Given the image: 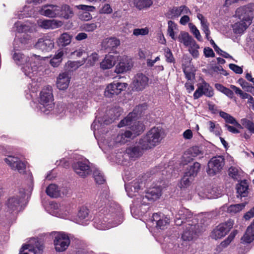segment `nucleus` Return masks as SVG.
<instances>
[{"instance_id":"obj_1","label":"nucleus","mask_w":254,"mask_h":254,"mask_svg":"<svg viewBox=\"0 0 254 254\" xmlns=\"http://www.w3.org/2000/svg\"><path fill=\"white\" fill-rule=\"evenodd\" d=\"M12 57L16 64L21 67L24 74L30 78L37 73L42 62L40 56L33 55L29 57L19 52H15Z\"/></svg>"},{"instance_id":"obj_2","label":"nucleus","mask_w":254,"mask_h":254,"mask_svg":"<svg viewBox=\"0 0 254 254\" xmlns=\"http://www.w3.org/2000/svg\"><path fill=\"white\" fill-rule=\"evenodd\" d=\"M123 221V214L121 208L118 207L117 211L107 214L106 216L96 218L94 225L97 229L105 230L120 224Z\"/></svg>"},{"instance_id":"obj_3","label":"nucleus","mask_w":254,"mask_h":254,"mask_svg":"<svg viewBox=\"0 0 254 254\" xmlns=\"http://www.w3.org/2000/svg\"><path fill=\"white\" fill-rule=\"evenodd\" d=\"M165 134L160 127L151 128L139 141L143 149H149L158 145L164 137Z\"/></svg>"},{"instance_id":"obj_4","label":"nucleus","mask_w":254,"mask_h":254,"mask_svg":"<svg viewBox=\"0 0 254 254\" xmlns=\"http://www.w3.org/2000/svg\"><path fill=\"white\" fill-rule=\"evenodd\" d=\"M39 109L41 112L48 114L54 107L52 87L48 85L44 87L40 92Z\"/></svg>"},{"instance_id":"obj_5","label":"nucleus","mask_w":254,"mask_h":254,"mask_svg":"<svg viewBox=\"0 0 254 254\" xmlns=\"http://www.w3.org/2000/svg\"><path fill=\"white\" fill-rule=\"evenodd\" d=\"M198 233L199 226L193 221H188L182 234V239L188 242L195 240L198 237Z\"/></svg>"},{"instance_id":"obj_6","label":"nucleus","mask_w":254,"mask_h":254,"mask_svg":"<svg viewBox=\"0 0 254 254\" xmlns=\"http://www.w3.org/2000/svg\"><path fill=\"white\" fill-rule=\"evenodd\" d=\"M254 4L250 3L237 8L235 15L242 22L251 25L254 16Z\"/></svg>"},{"instance_id":"obj_7","label":"nucleus","mask_w":254,"mask_h":254,"mask_svg":"<svg viewBox=\"0 0 254 254\" xmlns=\"http://www.w3.org/2000/svg\"><path fill=\"white\" fill-rule=\"evenodd\" d=\"M161 194V190L159 187L149 189L146 192L145 195H139L135 200L136 205H147L148 201H154L159 198Z\"/></svg>"},{"instance_id":"obj_8","label":"nucleus","mask_w":254,"mask_h":254,"mask_svg":"<svg viewBox=\"0 0 254 254\" xmlns=\"http://www.w3.org/2000/svg\"><path fill=\"white\" fill-rule=\"evenodd\" d=\"M146 109V105L145 104L136 106L132 112L130 113L126 118L120 122L118 125V127H121L125 126L131 125L133 122L136 120Z\"/></svg>"},{"instance_id":"obj_9","label":"nucleus","mask_w":254,"mask_h":254,"mask_svg":"<svg viewBox=\"0 0 254 254\" xmlns=\"http://www.w3.org/2000/svg\"><path fill=\"white\" fill-rule=\"evenodd\" d=\"M19 195L10 197L7 202V211L9 213H17L20 210V204L25 196L24 190H20Z\"/></svg>"},{"instance_id":"obj_10","label":"nucleus","mask_w":254,"mask_h":254,"mask_svg":"<svg viewBox=\"0 0 254 254\" xmlns=\"http://www.w3.org/2000/svg\"><path fill=\"white\" fill-rule=\"evenodd\" d=\"M70 241L68 236L64 233H59L55 237L54 244L58 252H63L68 247Z\"/></svg>"},{"instance_id":"obj_11","label":"nucleus","mask_w":254,"mask_h":254,"mask_svg":"<svg viewBox=\"0 0 254 254\" xmlns=\"http://www.w3.org/2000/svg\"><path fill=\"white\" fill-rule=\"evenodd\" d=\"M48 211L53 216L63 218H65L69 213L66 206L55 202L50 203Z\"/></svg>"},{"instance_id":"obj_12","label":"nucleus","mask_w":254,"mask_h":254,"mask_svg":"<svg viewBox=\"0 0 254 254\" xmlns=\"http://www.w3.org/2000/svg\"><path fill=\"white\" fill-rule=\"evenodd\" d=\"M42 244L34 238L30 243L25 245L21 248L19 254H36L43 250Z\"/></svg>"},{"instance_id":"obj_13","label":"nucleus","mask_w":254,"mask_h":254,"mask_svg":"<svg viewBox=\"0 0 254 254\" xmlns=\"http://www.w3.org/2000/svg\"><path fill=\"white\" fill-rule=\"evenodd\" d=\"M127 84L126 83L114 82L107 85L104 91L106 97L111 98L118 95L122 91L126 89Z\"/></svg>"},{"instance_id":"obj_14","label":"nucleus","mask_w":254,"mask_h":254,"mask_svg":"<svg viewBox=\"0 0 254 254\" xmlns=\"http://www.w3.org/2000/svg\"><path fill=\"white\" fill-rule=\"evenodd\" d=\"M5 162L11 169L17 171L20 174H24L26 169V163L16 157L9 156L4 159Z\"/></svg>"},{"instance_id":"obj_15","label":"nucleus","mask_w":254,"mask_h":254,"mask_svg":"<svg viewBox=\"0 0 254 254\" xmlns=\"http://www.w3.org/2000/svg\"><path fill=\"white\" fill-rule=\"evenodd\" d=\"M222 162V157L220 156L215 157L210 159L207 165L206 172L207 174L213 176L221 170Z\"/></svg>"},{"instance_id":"obj_16","label":"nucleus","mask_w":254,"mask_h":254,"mask_svg":"<svg viewBox=\"0 0 254 254\" xmlns=\"http://www.w3.org/2000/svg\"><path fill=\"white\" fill-rule=\"evenodd\" d=\"M132 133L129 130L120 133L117 136L106 141V144L110 147H114L119 144L126 143L132 136Z\"/></svg>"},{"instance_id":"obj_17","label":"nucleus","mask_w":254,"mask_h":254,"mask_svg":"<svg viewBox=\"0 0 254 254\" xmlns=\"http://www.w3.org/2000/svg\"><path fill=\"white\" fill-rule=\"evenodd\" d=\"M119 63L116 67L115 72L117 73H121L128 71L133 66L132 60L126 56H119Z\"/></svg>"},{"instance_id":"obj_18","label":"nucleus","mask_w":254,"mask_h":254,"mask_svg":"<svg viewBox=\"0 0 254 254\" xmlns=\"http://www.w3.org/2000/svg\"><path fill=\"white\" fill-rule=\"evenodd\" d=\"M35 47L43 52H49L54 48V42L49 36H45L38 39L35 45Z\"/></svg>"},{"instance_id":"obj_19","label":"nucleus","mask_w":254,"mask_h":254,"mask_svg":"<svg viewBox=\"0 0 254 254\" xmlns=\"http://www.w3.org/2000/svg\"><path fill=\"white\" fill-rule=\"evenodd\" d=\"M151 222L157 229L164 230L169 224V219L161 213H155L152 215Z\"/></svg>"},{"instance_id":"obj_20","label":"nucleus","mask_w":254,"mask_h":254,"mask_svg":"<svg viewBox=\"0 0 254 254\" xmlns=\"http://www.w3.org/2000/svg\"><path fill=\"white\" fill-rule=\"evenodd\" d=\"M202 95L209 97L213 95V91L212 87L205 81H203L201 83L198 84L197 89L193 94V98L194 99H197Z\"/></svg>"},{"instance_id":"obj_21","label":"nucleus","mask_w":254,"mask_h":254,"mask_svg":"<svg viewBox=\"0 0 254 254\" xmlns=\"http://www.w3.org/2000/svg\"><path fill=\"white\" fill-rule=\"evenodd\" d=\"M149 79L145 74L139 73L136 74L133 79L132 85L136 91H142L148 85Z\"/></svg>"},{"instance_id":"obj_22","label":"nucleus","mask_w":254,"mask_h":254,"mask_svg":"<svg viewBox=\"0 0 254 254\" xmlns=\"http://www.w3.org/2000/svg\"><path fill=\"white\" fill-rule=\"evenodd\" d=\"M59 5L47 4L42 6L39 9V13L45 16L50 18L58 17Z\"/></svg>"},{"instance_id":"obj_23","label":"nucleus","mask_w":254,"mask_h":254,"mask_svg":"<svg viewBox=\"0 0 254 254\" xmlns=\"http://www.w3.org/2000/svg\"><path fill=\"white\" fill-rule=\"evenodd\" d=\"M75 172L82 177H86L89 172L88 161L84 160L75 162L72 165Z\"/></svg>"},{"instance_id":"obj_24","label":"nucleus","mask_w":254,"mask_h":254,"mask_svg":"<svg viewBox=\"0 0 254 254\" xmlns=\"http://www.w3.org/2000/svg\"><path fill=\"white\" fill-rule=\"evenodd\" d=\"M192 216L191 212L188 209L182 208L180 209L175 215V223L177 225L180 226L187 219L191 218Z\"/></svg>"},{"instance_id":"obj_25","label":"nucleus","mask_w":254,"mask_h":254,"mask_svg":"<svg viewBox=\"0 0 254 254\" xmlns=\"http://www.w3.org/2000/svg\"><path fill=\"white\" fill-rule=\"evenodd\" d=\"M37 23L39 26L45 29H56L61 27L63 24L61 21L55 19H40L38 20Z\"/></svg>"},{"instance_id":"obj_26","label":"nucleus","mask_w":254,"mask_h":254,"mask_svg":"<svg viewBox=\"0 0 254 254\" xmlns=\"http://www.w3.org/2000/svg\"><path fill=\"white\" fill-rule=\"evenodd\" d=\"M120 45V41L114 37L104 39L101 43L103 49L110 51L113 50Z\"/></svg>"},{"instance_id":"obj_27","label":"nucleus","mask_w":254,"mask_h":254,"mask_svg":"<svg viewBox=\"0 0 254 254\" xmlns=\"http://www.w3.org/2000/svg\"><path fill=\"white\" fill-rule=\"evenodd\" d=\"M70 77L67 72L60 73L57 79V86L60 90H65L68 87Z\"/></svg>"},{"instance_id":"obj_28","label":"nucleus","mask_w":254,"mask_h":254,"mask_svg":"<svg viewBox=\"0 0 254 254\" xmlns=\"http://www.w3.org/2000/svg\"><path fill=\"white\" fill-rule=\"evenodd\" d=\"M119 59V56L107 55L100 63V66L103 69L112 68Z\"/></svg>"},{"instance_id":"obj_29","label":"nucleus","mask_w":254,"mask_h":254,"mask_svg":"<svg viewBox=\"0 0 254 254\" xmlns=\"http://www.w3.org/2000/svg\"><path fill=\"white\" fill-rule=\"evenodd\" d=\"M142 183L138 181H134L130 184L126 186V190L129 197H132L136 195V193L142 187Z\"/></svg>"},{"instance_id":"obj_30","label":"nucleus","mask_w":254,"mask_h":254,"mask_svg":"<svg viewBox=\"0 0 254 254\" xmlns=\"http://www.w3.org/2000/svg\"><path fill=\"white\" fill-rule=\"evenodd\" d=\"M249 184L247 180H241L236 185V190L238 195L237 197H246L249 193Z\"/></svg>"},{"instance_id":"obj_31","label":"nucleus","mask_w":254,"mask_h":254,"mask_svg":"<svg viewBox=\"0 0 254 254\" xmlns=\"http://www.w3.org/2000/svg\"><path fill=\"white\" fill-rule=\"evenodd\" d=\"M89 212V211L86 207H82L80 208L77 215V223L83 225H86L87 222L91 219Z\"/></svg>"},{"instance_id":"obj_32","label":"nucleus","mask_w":254,"mask_h":254,"mask_svg":"<svg viewBox=\"0 0 254 254\" xmlns=\"http://www.w3.org/2000/svg\"><path fill=\"white\" fill-rule=\"evenodd\" d=\"M58 17L64 18L67 19L72 17L73 12L72 9L67 5L59 6Z\"/></svg>"},{"instance_id":"obj_33","label":"nucleus","mask_w":254,"mask_h":254,"mask_svg":"<svg viewBox=\"0 0 254 254\" xmlns=\"http://www.w3.org/2000/svg\"><path fill=\"white\" fill-rule=\"evenodd\" d=\"M78 8L85 11L79 15L80 18L84 21H88L91 19L92 16L89 13V11H93L95 9L93 6L87 5H79L78 6Z\"/></svg>"},{"instance_id":"obj_34","label":"nucleus","mask_w":254,"mask_h":254,"mask_svg":"<svg viewBox=\"0 0 254 254\" xmlns=\"http://www.w3.org/2000/svg\"><path fill=\"white\" fill-rule=\"evenodd\" d=\"M110 121L99 120V119H96L91 125V129L94 131V134L96 137L97 134L101 132L100 130L102 129L105 125L110 124Z\"/></svg>"},{"instance_id":"obj_35","label":"nucleus","mask_w":254,"mask_h":254,"mask_svg":"<svg viewBox=\"0 0 254 254\" xmlns=\"http://www.w3.org/2000/svg\"><path fill=\"white\" fill-rule=\"evenodd\" d=\"M140 146H135L133 147H130L126 149V153L128 154L129 157L132 159H135L140 157L142 154V150L144 149Z\"/></svg>"},{"instance_id":"obj_36","label":"nucleus","mask_w":254,"mask_h":254,"mask_svg":"<svg viewBox=\"0 0 254 254\" xmlns=\"http://www.w3.org/2000/svg\"><path fill=\"white\" fill-rule=\"evenodd\" d=\"M172 18L178 17L181 14H189L190 13L189 9L185 5L180 7H174L170 10Z\"/></svg>"},{"instance_id":"obj_37","label":"nucleus","mask_w":254,"mask_h":254,"mask_svg":"<svg viewBox=\"0 0 254 254\" xmlns=\"http://www.w3.org/2000/svg\"><path fill=\"white\" fill-rule=\"evenodd\" d=\"M72 36L65 32L60 35L57 40V45L60 47H65L71 42Z\"/></svg>"},{"instance_id":"obj_38","label":"nucleus","mask_w":254,"mask_h":254,"mask_svg":"<svg viewBox=\"0 0 254 254\" xmlns=\"http://www.w3.org/2000/svg\"><path fill=\"white\" fill-rule=\"evenodd\" d=\"M64 52L63 50H58L53 57L50 60V64L53 67H58L63 61Z\"/></svg>"},{"instance_id":"obj_39","label":"nucleus","mask_w":254,"mask_h":254,"mask_svg":"<svg viewBox=\"0 0 254 254\" xmlns=\"http://www.w3.org/2000/svg\"><path fill=\"white\" fill-rule=\"evenodd\" d=\"M247 203V202H245L239 204H231L227 207V212L231 215H234L244 209Z\"/></svg>"},{"instance_id":"obj_40","label":"nucleus","mask_w":254,"mask_h":254,"mask_svg":"<svg viewBox=\"0 0 254 254\" xmlns=\"http://www.w3.org/2000/svg\"><path fill=\"white\" fill-rule=\"evenodd\" d=\"M179 41L183 43L186 46L188 47L192 44L195 40L188 33L182 32L180 33L178 37Z\"/></svg>"},{"instance_id":"obj_41","label":"nucleus","mask_w":254,"mask_h":254,"mask_svg":"<svg viewBox=\"0 0 254 254\" xmlns=\"http://www.w3.org/2000/svg\"><path fill=\"white\" fill-rule=\"evenodd\" d=\"M208 125L209 131L213 132L216 136H218L220 141L222 143V137L221 136V127L218 124H216L212 121L208 122Z\"/></svg>"},{"instance_id":"obj_42","label":"nucleus","mask_w":254,"mask_h":254,"mask_svg":"<svg viewBox=\"0 0 254 254\" xmlns=\"http://www.w3.org/2000/svg\"><path fill=\"white\" fill-rule=\"evenodd\" d=\"M250 25V24L246 23L240 20V22H238L233 25V30L234 33L236 34H242Z\"/></svg>"},{"instance_id":"obj_43","label":"nucleus","mask_w":254,"mask_h":254,"mask_svg":"<svg viewBox=\"0 0 254 254\" xmlns=\"http://www.w3.org/2000/svg\"><path fill=\"white\" fill-rule=\"evenodd\" d=\"M200 167V164L198 162H195L188 168L185 174L190 176V177L194 178L196 176Z\"/></svg>"},{"instance_id":"obj_44","label":"nucleus","mask_w":254,"mask_h":254,"mask_svg":"<svg viewBox=\"0 0 254 254\" xmlns=\"http://www.w3.org/2000/svg\"><path fill=\"white\" fill-rule=\"evenodd\" d=\"M46 193L51 197H58L60 195V190L57 185L51 184L47 187Z\"/></svg>"},{"instance_id":"obj_45","label":"nucleus","mask_w":254,"mask_h":254,"mask_svg":"<svg viewBox=\"0 0 254 254\" xmlns=\"http://www.w3.org/2000/svg\"><path fill=\"white\" fill-rule=\"evenodd\" d=\"M187 47L189 48L188 51L189 53L193 58L196 59L199 57L198 49H199V46L195 41Z\"/></svg>"},{"instance_id":"obj_46","label":"nucleus","mask_w":254,"mask_h":254,"mask_svg":"<svg viewBox=\"0 0 254 254\" xmlns=\"http://www.w3.org/2000/svg\"><path fill=\"white\" fill-rule=\"evenodd\" d=\"M254 240V232L251 230L249 228H247V230L242 237L241 240L243 242L245 243H251Z\"/></svg>"},{"instance_id":"obj_47","label":"nucleus","mask_w":254,"mask_h":254,"mask_svg":"<svg viewBox=\"0 0 254 254\" xmlns=\"http://www.w3.org/2000/svg\"><path fill=\"white\" fill-rule=\"evenodd\" d=\"M168 33L173 40L176 39L175 33L178 30L177 25L173 21L169 20L168 22Z\"/></svg>"},{"instance_id":"obj_48","label":"nucleus","mask_w":254,"mask_h":254,"mask_svg":"<svg viewBox=\"0 0 254 254\" xmlns=\"http://www.w3.org/2000/svg\"><path fill=\"white\" fill-rule=\"evenodd\" d=\"M85 63V61L82 60L80 61H68L66 64L67 69L69 70H75L79 66Z\"/></svg>"},{"instance_id":"obj_49","label":"nucleus","mask_w":254,"mask_h":254,"mask_svg":"<svg viewBox=\"0 0 254 254\" xmlns=\"http://www.w3.org/2000/svg\"><path fill=\"white\" fill-rule=\"evenodd\" d=\"M134 5L139 10H143L152 4V1H132Z\"/></svg>"},{"instance_id":"obj_50","label":"nucleus","mask_w":254,"mask_h":254,"mask_svg":"<svg viewBox=\"0 0 254 254\" xmlns=\"http://www.w3.org/2000/svg\"><path fill=\"white\" fill-rule=\"evenodd\" d=\"M241 123L251 133H254V123L252 121L246 118H243L241 120Z\"/></svg>"},{"instance_id":"obj_51","label":"nucleus","mask_w":254,"mask_h":254,"mask_svg":"<svg viewBox=\"0 0 254 254\" xmlns=\"http://www.w3.org/2000/svg\"><path fill=\"white\" fill-rule=\"evenodd\" d=\"M130 128L133 133L138 135L144 130V127L141 123L135 122L133 123V125L130 127Z\"/></svg>"},{"instance_id":"obj_52","label":"nucleus","mask_w":254,"mask_h":254,"mask_svg":"<svg viewBox=\"0 0 254 254\" xmlns=\"http://www.w3.org/2000/svg\"><path fill=\"white\" fill-rule=\"evenodd\" d=\"M211 237L215 240L220 239L222 237V225L219 224L211 232Z\"/></svg>"},{"instance_id":"obj_53","label":"nucleus","mask_w":254,"mask_h":254,"mask_svg":"<svg viewBox=\"0 0 254 254\" xmlns=\"http://www.w3.org/2000/svg\"><path fill=\"white\" fill-rule=\"evenodd\" d=\"M14 28L18 33H26L30 30V27L29 25L23 24L20 21H17L14 24Z\"/></svg>"},{"instance_id":"obj_54","label":"nucleus","mask_w":254,"mask_h":254,"mask_svg":"<svg viewBox=\"0 0 254 254\" xmlns=\"http://www.w3.org/2000/svg\"><path fill=\"white\" fill-rule=\"evenodd\" d=\"M30 38V36L26 34H24L20 36H16L15 44H17V43H20L21 45L24 48L25 45L28 43Z\"/></svg>"},{"instance_id":"obj_55","label":"nucleus","mask_w":254,"mask_h":254,"mask_svg":"<svg viewBox=\"0 0 254 254\" xmlns=\"http://www.w3.org/2000/svg\"><path fill=\"white\" fill-rule=\"evenodd\" d=\"M165 249L169 254H177L181 251L179 247L173 243L168 244Z\"/></svg>"},{"instance_id":"obj_56","label":"nucleus","mask_w":254,"mask_h":254,"mask_svg":"<svg viewBox=\"0 0 254 254\" xmlns=\"http://www.w3.org/2000/svg\"><path fill=\"white\" fill-rule=\"evenodd\" d=\"M93 176L96 183L102 184L105 182V179L102 172L98 169L93 172Z\"/></svg>"},{"instance_id":"obj_57","label":"nucleus","mask_w":254,"mask_h":254,"mask_svg":"<svg viewBox=\"0 0 254 254\" xmlns=\"http://www.w3.org/2000/svg\"><path fill=\"white\" fill-rule=\"evenodd\" d=\"M188 152L193 157H201L203 155V152L199 147L198 146H193L189 149H188Z\"/></svg>"},{"instance_id":"obj_58","label":"nucleus","mask_w":254,"mask_h":254,"mask_svg":"<svg viewBox=\"0 0 254 254\" xmlns=\"http://www.w3.org/2000/svg\"><path fill=\"white\" fill-rule=\"evenodd\" d=\"M193 178L190 177V176L185 174L184 176L181 180L180 185L181 188H187L189 186L193 180Z\"/></svg>"},{"instance_id":"obj_59","label":"nucleus","mask_w":254,"mask_h":254,"mask_svg":"<svg viewBox=\"0 0 254 254\" xmlns=\"http://www.w3.org/2000/svg\"><path fill=\"white\" fill-rule=\"evenodd\" d=\"M238 234L237 230H233L228 236L227 239L223 241V247L228 246L233 240L236 235Z\"/></svg>"},{"instance_id":"obj_60","label":"nucleus","mask_w":254,"mask_h":254,"mask_svg":"<svg viewBox=\"0 0 254 254\" xmlns=\"http://www.w3.org/2000/svg\"><path fill=\"white\" fill-rule=\"evenodd\" d=\"M189 28L191 33H193L195 37L198 40H201V36L200 35V32L196 26L193 25L192 23H189Z\"/></svg>"},{"instance_id":"obj_61","label":"nucleus","mask_w":254,"mask_h":254,"mask_svg":"<svg viewBox=\"0 0 254 254\" xmlns=\"http://www.w3.org/2000/svg\"><path fill=\"white\" fill-rule=\"evenodd\" d=\"M193 159V157L188 152V150H187L182 156L181 163L183 165L187 164L192 161Z\"/></svg>"},{"instance_id":"obj_62","label":"nucleus","mask_w":254,"mask_h":254,"mask_svg":"<svg viewBox=\"0 0 254 254\" xmlns=\"http://www.w3.org/2000/svg\"><path fill=\"white\" fill-rule=\"evenodd\" d=\"M223 119L226 122V124H231L234 125L236 123L237 120L235 118L230 114L223 112Z\"/></svg>"},{"instance_id":"obj_63","label":"nucleus","mask_w":254,"mask_h":254,"mask_svg":"<svg viewBox=\"0 0 254 254\" xmlns=\"http://www.w3.org/2000/svg\"><path fill=\"white\" fill-rule=\"evenodd\" d=\"M202 30L204 32V33L205 34V37L206 38L209 40V38H210V30L209 29V23L207 22V21H202V23H201Z\"/></svg>"},{"instance_id":"obj_64","label":"nucleus","mask_w":254,"mask_h":254,"mask_svg":"<svg viewBox=\"0 0 254 254\" xmlns=\"http://www.w3.org/2000/svg\"><path fill=\"white\" fill-rule=\"evenodd\" d=\"M149 33V29L148 28H136L133 30V34L136 36L140 35L143 36L147 35Z\"/></svg>"}]
</instances>
